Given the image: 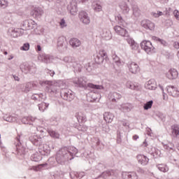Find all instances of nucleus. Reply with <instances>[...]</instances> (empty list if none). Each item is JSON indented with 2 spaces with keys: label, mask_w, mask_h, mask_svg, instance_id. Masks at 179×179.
Here are the masks:
<instances>
[{
  "label": "nucleus",
  "mask_w": 179,
  "mask_h": 179,
  "mask_svg": "<svg viewBox=\"0 0 179 179\" xmlns=\"http://www.w3.org/2000/svg\"><path fill=\"white\" fill-rule=\"evenodd\" d=\"M102 177L107 178V177H118V170H108L102 173Z\"/></svg>",
  "instance_id": "4be33fe9"
},
{
  "label": "nucleus",
  "mask_w": 179,
  "mask_h": 179,
  "mask_svg": "<svg viewBox=\"0 0 179 179\" xmlns=\"http://www.w3.org/2000/svg\"><path fill=\"white\" fill-rule=\"evenodd\" d=\"M165 24L166 26H167L168 27H170V26H172L173 25V21H171V20L169 19V20H166L165 21Z\"/></svg>",
  "instance_id": "680f3d73"
},
{
  "label": "nucleus",
  "mask_w": 179,
  "mask_h": 179,
  "mask_svg": "<svg viewBox=\"0 0 179 179\" xmlns=\"http://www.w3.org/2000/svg\"><path fill=\"white\" fill-rule=\"evenodd\" d=\"M31 100H34L35 101H40V94H34L31 96Z\"/></svg>",
  "instance_id": "5fc2aeb1"
},
{
  "label": "nucleus",
  "mask_w": 179,
  "mask_h": 179,
  "mask_svg": "<svg viewBox=\"0 0 179 179\" xmlns=\"http://www.w3.org/2000/svg\"><path fill=\"white\" fill-rule=\"evenodd\" d=\"M41 159H43V157L37 152L31 156V160H32V162H40Z\"/></svg>",
  "instance_id": "a18cd8bd"
},
{
  "label": "nucleus",
  "mask_w": 179,
  "mask_h": 179,
  "mask_svg": "<svg viewBox=\"0 0 179 179\" xmlns=\"http://www.w3.org/2000/svg\"><path fill=\"white\" fill-rule=\"evenodd\" d=\"M94 9L95 12H101V6L100 4L96 3V5L94 6Z\"/></svg>",
  "instance_id": "4d7b16f0"
},
{
  "label": "nucleus",
  "mask_w": 179,
  "mask_h": 179,
  "mask_svg": "<svg viewBox=\"0 0 179 179\" xmlns=\"http://www.w3.org/2000/svg\"><path fill=\"white\" fill-rule=\"evenodd\" d=\"M127 87L131 89V90H136V87L135 86V85L131 84L129 83L127 84Z\"/></svg>",
  "instance_id": "bf43d9fd"
},
{
  "label": "nucleus",
  "mask_w": 179,
  "mask_h": 179,
  "mask_svg": "<svg viewBox=\"0 0 179 179\" xmlns=\"http://www.w3.org/2000/svg\"><path fill=\"white\" fill-rule=\"evenodd\" d=\"M76 128H77L78 130L80 131L81 132H86V131H87V127L83 124L76 125Z\"/></svg>",
  "instance_id": "de8ad7c7"
},
{
  "label": "nucleus",
  "mask_w": 179,
  "mask_h": 179,
  "mask_svg": "<svg viewBox=\"0 0 179 179\" xmlns=\"http://www.w3.org/2000/svg\"><path fill=\"white\" fill-rule=\"evenodd\" d=\"M136 171L137 173H140V174H143L145 173V170H143L142 168L141 167H138L136 169Z\"/></svg>",
  "instance_id": "0e129e2a"
},
{
  "label": "nucleus",
  "mask_w": 179,
  "mask_h": 179,
  "mask_svg": "<svg viewBox=\"0 0 179 179\" xmlns=\"http://www.w3.org/2000/svg\"><path fill=\"white\" fill-rule=\"evenodd\" d=\"M136 159L138 160V163L141 164V166H146L149 163V158L144 155H138L136 156Z\"/></svg>",
  "instance_id": "a211bd4d"
},
{
  "label": "nucleus",
  "mask_w": 179,
  "mask_h": 179,
  "mask_svg": "<svg viewBox=\"0 0 179 179\" xmlns=\"http://www.w3.org/2000/svg\"><path fill=\"white\" fill-rule=\"evenodd\" d=\"M152 106H153V101L151 100L144 104L143 108L144 110H149V108H152Z\"/></svg>",
  "instance_id": "09e8293b"
},
{
  "label": "nucleus",
  "mask_w": 179,
  "mask_h": 179,
  "mask_svg": "<svg viewBox=\"0 0 179 179\" xmlns=\"http://www.w3.org/2000/svg\"><path fill=\"white\" fill-rule=\"evenodd\" d=\"M0 6L1 8H6L8 6V1L6 0H0Z\"/></svg>",
  "instance_id": "6e6d98bb"
},
{
  "label": "nucleus",
  "mask_w": 179,
  "mask_h": 179,
  "mask_svg": "<svg viewBox=\"0 0 179 179\" xmlns=\"http://www.w3.org/2000/svg\"><path fill=\"white\" fill-rule=\"evenodd\" d=\"M60 26L62 27H66V22H65V20L62 19L60 21Z\"/></svg>",
  "instance_id": "e2e57ef3"
},
{
  "label": "nucleus",
  "mask_w": 179,
  "mask_h": 179,
  "mask_svg": "<svg viewBox=\"0 0 179 179\" xmlns=\"http://www.w3.org/2000/svg\"><path fill=\"white\" fill-rule=\"evenodd\" d=\"M174 48H176L177 50H178L179 48V43L178 42H175L174 45H173Z\"/></svg>",
  "instance_id": "774afa93"
},
{
  "label": "nucleus",
  "mask_w": 179,
  "mask_h": 179,
  "mask_svg": "<svg viewBox=\"0 0 179 179\" xmlns=\"http://www.w3.org/2000/svg\"><path fill=\"white\" fill-rule=\"evenodd\" d=\"M43 13H44V11H43L41 8H36L31 12V16L36 17V19H38L43 16Z\"/></svg>",
  "instance_id": "393cba45"
},
{
  "label": "nucleus",
  "mask_w": 179,
  "mask_h": 179,
  "mask_svg": "<svg viewBox=\"0 0 179 179\" xmlns=\"http://www.w3.org/2000/svg\"><path fill=\"white\" fill-rule=\"evenodd\" d=\"M67 10L71 15H76L78 13V2L76 0H72L67 6Z\"/></svg>",
  "instance_id": "f8f14e48"
},
{
  "label": "nucleus",
  "mask_w": 179,
  "mask_h": 179,
  "mask_svg": "<svg viewBox=\"0 0 179 179\" xmlns=\"http://www.w3.org/2000/svg\"><path fill=\"white\" fill-rule=\"evenodd\" d=\"M114 30L117 34L119 36H121L122 37H124V38L127 40L128 44L131 47V50L134 51H136L138 48H139V44H138L135 41L129 37V33L127 30V29L122 28L120 27V25H116L114 27Z\"/></svg>",
  "instance_id": "f03ea898"
},
{
  "label": "nucleus",
  "mask_w": 179,
  "mask_h": 179,
  "mask_svg": "<svg viewBox=\"0 0 179 179\" xmlns=\"http://www.w3.org/2000/svg\"><path fill=\"white\" fill-rule=\"evenodd\" d=\"M158 117L160 118V120H162V121H163V122L166 121V117L163 115V113H159Z\"/></svg>",
  "instance_id": "69168bd1"
},
{
  "label": "nucleus",
  "mask_w": 179,
  "mask_h": 179,
  "mask_svg": "<svg viewBox=\"0 0 179 179\" xmlns=\"http://www.w3.org/2000/svg\"><path fill=\"white\" fill-rule=\"evenodd\" d=\"M158 16L160 17V16H166V17H169L171 13H173V9L170 7L166 8L165 10L162 12V11H157Z\"/></svg>",
  "instance_id": "7c9ffc66"
},
{
  "label": "nucleus",
  "mask_w": 179,
  "mask_h": 179,
  "mask_svg": "<svg viewBox=\"0 0 179 179\" xmlns=\"http://www.w3.org/2000/svg\"><path fill=\"white\" fill-rule=\"evenodd\" d=\"M150 153V155H152L154 159H157V157H160V156L162 155V151L156 148H154V152Z\"/></svg>",
  "instance_id": "a19ab883"
},
{
  "label": "nucleus",
  "mask_w": 179,
  "mask_h": 179,
  "mask_svg": "<svg viewBox=\"0 0 179 179\" xmlns=\"http://www.w3.org/2000/svg\"><path fill=\"white\" fill-rule=\"evenodd\" d=\"M29 20H27L25 21H24L22 24V28L21 29L23 31H24V30H28L27 27H29Z\"/></svg>",
  "instance_id": "864d4df0"
},
{
  "label": "nucleus",
  "mask_w": 179,
  "mask_h": 179,
  "mask_svg": "<svg viewBox=\"0 0 179 179\" xmlns=\"http://www.w3.org/2000/svg\"><path fill=\"white\" fill-rule=\"evenodd\" d=\"M122 177L124 179H138L136 172H122Z\"/></svg>",
  "instance_id": "b1692460"
},
{
  "label": "nucleus",
  "mask_w": 179,
  "mask_h": 179,
  "mask_svg": "<svg viewBox=\"0 0 179 179\" xmlns=\"http://www.w3.org/2000/svg\"><path fill=\"white\" fill-rule=\"evenodd\" d=\"M166 91L169 96H172V97H179V90L177 87L173 85H169L166 87Z\"/></svg>",
  "instance_id": "dca6fc26"
},
{
  "label": "nucleus",
  "mask_w": 179,
  "mask_h": 179,
  "mask_svg": "<svg viewBox=\"0 0 179 179\" xmlns=\"http://www.w3.org/2000/svg\"><path fill=\"white\" fill-rule=\"evenodd\" d=\"M20 50L22 51H29V50H30V44L29 43H24L20 48Z\"/></svg>",
  "instance_id": "3c124183"
},
{
  "label": "nucleus",
  "mask_w": 179,
  "mask_h": 179,
  "mask_svg": "<svg viewBox=\"0 0 179 179\" xmlns=\"http://www.w3.org/2000/svg\"><path fill=\"white\" fill-rule=\"evenodd\" d=\"M164 148L168 152H174L176 150V145L171 141H164L162 143Z\"/></svg>",
  "instance_id": "f3484780"
},
{
  "label": "nucleus",
  "mask_w": 179,
  "mask_h": 179,
  "mask_svg": "<svg viewBox=\"0 0 179 179\" xmlns=\"http://www.w3.org/2000/svg\"><path fill=\"white\" fill-rule=\"evenodd\" d=\"M31 123L34 124L36 127H38L40 125V119L37 117H32Z\"/></svg>",
  "instance_id": "603ef678"
},
{
  "label": "nucleus",
  "mask_w": 179,
  "mask_h": 179,
  "mask_svg": "<svg viewBox=\"0 0 179 179\" xmlns=\"http://www.w3.org/2000/svg\"><path fill=\"white\" fill-rule=\"evenodd\" d=\"M108 97L110 101H113V103H117V100H120V99L122 97V95H121L120 93L113 92L109 93Z\"/></svg>",
  "instance_id": "5701e85b"
},
{
  "label": "nucleus",
  "mask_w": 179,
  "mask_h": 179,
  "mask_svg": "<svg viewBox=\"0 0 179 179\" xmlns=\"http://www.w3.org/2000/svg\"><path fill=\"white\" fill-rule=\"evenodd\" d=\"M28 23L29 24H28L27 30H33V29H36L37 27V24L32 20H28Z\"/></svg>",
  "instance_id": "c03bdc74"
},
{
  "label": "nucleus",
  "mask_w": 179,
  "mask_h": 179,
  "mask_svg": "<svg viewBox=\"0 0 179 179\" xmlns=\"http://www.w3.org/2000/svg\"><path fill=\"white\" fill-rule=\"evenodd\" d=\"M3 120H4V121H7V122H15L17 119L16 117H13L10 115H6L3 117Z\"/></svg>",
  "instance_id": "ea45409f"
},
{
  "label": "nucleus",
  "mask_w": 179,
  "mask_h": 179,
  "mask_svg": "<svg viewBox=\"0 0 179 179\" xmlns=\"http://www.w3.org/2000/svg\"><path fill=\"white\" fill-rule=\"evenodd\" d=\"M166 78L170 80L177 79L178 78V71L176 69H171L166 73Z\"/></svg>",
  "instance_id": "412c9836"
},
{
  "label": "nucleus",
  "mask_w": 179,
  "mask_h": 179,
  "mask_svg": "<svg viewBox=\"0 0 179 179\" xmlns=\"http://www.w3.org/2000/svg\"><path fill=\"white\" fill-rule=\"evenodd\" d=\"M62 61L65 62L67 66L73 69L74 72H82V64L74 57L66 56Z\"/></svg>",
  "instance_id": "39448f33"
},
{
  "label": "nucleus",
  "mask_w": 179,
  "mask_h": 179,
  "mask_svg": "<svg viewBox=\"0 0 179 179\" xmlns=\"http://www.w3.org/2000/svg\"><path fill=\"white\" fill-rule=\"evenodd\" d=\"M76 117L78 122L83 123V122H86L87 121L86 115L83 114L82 112L76 113Z\"/></svg>",
  "instance_id": "c9c22d12"
},
{
  "label": "nucleus",
  "mask_w": 179,
  "mask_h": 179,
  "mask_svg": "<svg viewBox=\"0 0 179 179\" xmlns=\"http://www.w3.org/2000/svg\"><path fill=\"white\" fill-rule=\"evenodd\" d=\"M171 133L173 138L179 136V124H173L171 126Z\"/></svg>",
  "instance_id": "72a5a7b5"
},
{
  "label": "nucleus",
  "mask_w": 179,
  "mask_h": 179,
  "mask_svg": "<svg viewBox=\"0 0 179 179\" xmlns=\"http://www.w3.org/2000/svg\"><path fill=\"white\" fill-rule=\"evenodd\" d=\"M33 116H28V117H24L22 119V124H29V125H34V124L31 122Z\"/></svg>",
  "instance_id": "4c0bfd02"
},
{
  "label": "nucleus",
  "mask_w": 179,
  "mask_h": 179,
  "mask_svg": "<svg viewBox=\"0 0 179 179\" xmlns=\"http://www.w3.org/2000/svg\"><path fill=\"white\" fill-rule=\"evenodd\" d=\"M38 106L39 110H41V113H44V111H45V110H47L48 108L50 103H45V102H42V103H39Z\"/></svg>",
  "instance_id": "58836bf2"
},
{
  "label": "nucleus",
  "mask_w": 179,
  "mask_h": 179,
  "mask_svg": "<svg viewBox=\"0 0 179 179\" xmlns=\"http://www.w3.org/2000/svg\"><path fill=\"white\" fill-rule=\"evenodd\" d=\"M171 13H173V15H174V17H176V19L177 20H179V12H178V10H175L173 11V12Z\"/></svg>",
  "instance_id": "052dcab7"
},
{
  "label": "nucleus",
  "mask_w": 179,
  "mask_h": 179,
  "mask_svg": "<svg viewBox=\"0 0 179 179\" xmlns=\"http://www.w3.org/2000/svg\"><path fill=\"white\" fill-rule=\"evenodd\" d=\"M66 38L64 36H60L57 39V48L61 50V48H66Z\"/></svg>",
  "instance_id": "bb28decb"
},
{
  "label": "nucleus",
  "mask_w": 179,
  "mask_h": 179,
  "mask_svg": "<svg viewBox=\"0 0 179 179\" xmlns=\"http://www.w3.org/2000/svg\"><path fill=\"white\" fill-rule=\"evenodd\" d=\"M42 85H47L45 87V92H47L52 96H55L57 93L59 92L58 87L55 85H52V83L51 81H48V80L43 81Z\"/></svg>",
  "instance_id": "1a4fd4ad"
},
{
  "label": "nucleus",
  "mask_w": 179,
  "mask_h": 179,
  "mask_svg": "<svg viewBox=\"0 0 179 179\" xmlns=\"http://www.w3.org/2000/svg\"><path fill=\"white\" fill-rule=\"evenodd\" d=\"M73 159V157H71L69 148L66 147L62 148L57 152L56 162L58 163V164L64 166L67 163V162H69V160H72Z\"/></svg>",
  "instance_id": "20e7f679"
},
{
  "label": "nucleus",
  "mask_w": 179,
  "mask_h": 179,
  "mask_svg": "<svg viewBox=\"0 0 179 179\" xmlns=\"http://www.w3.org/2000/svg\"><path fill=\"white\" fill-rule=\"evenodd\" d=\"M24 33V31H23V29L20 28H15L10 30V36L14 38H16V37H20V36H23Z\"/></svg>",
  "instance_id": "aec40b11"
},
{
  "label": "nucleus",
  "mask_w": 179,
  "mask_h": 179,
  "mask_svg": "<svg viewBox=\"0 0 179 179\" xmlns=\"http://www.w3.org/2000/svg\"><path fill=\"white\" fill-rule=\"evenodd\" d=\"M103 120L106 121V122L110 124L113 122V120H114V115L110 112H106L103 114Z\"/></svg>",
  "instance_id": "473e14b6"
},
{
  "label": "nucleus",
  "mask_w": 179,
  "mask_h": 179,
  "mask_svg": "<svg viewBox=\"0 0 179 179\" xmlns=\"http://www.w3.org/2000/svg\"><path fill=\"white\" fill-rule=\"evenodd\" d=\"M94 59L96 64H98L99 65H100V64H103L104 61L105 62H107V61H108L107 52H106L105 50H100L98 54L94 55Z\"/></svg>",
  "instance_id": "9d476101"
},
{
  "label": "nucleus",
  "mask_w": 179,
  "mask_h": 179,
  "mask_svg": "<svg viewBox=\"0 0 179 179\" xmlns=\"http://www.w3.org/2000/svg\"><path fill=\"white\" fill-rule=\"evenodd\" d=\"M96 146L97 149H99V150H103V149H104V145H103V143L100 141L99 139H97L96 142Z\"/></svg>",
  "instance_id": "8fccbe9b"
},
{
  "label": "nucleus",
  "mask_w": 179,
  "mask_h": 179,
  "mask_svg": "<svg viewBox=\"0 0 179 179\" xmlns=\"http://www.w3.org/2000/svg\"><path fill=\"white\" fill-rule=\"evenodd\" d=\"M47 73H49L51 76H54L55 75V71L48 69Z\"/></svg>",
  "instance_id": "338daca9"
},
{
  "label": "nucleus",
  "mask_w": 179,
  "mask_h": 179,
  "mask_svg": "<svg viewBox=\"0 0 179 179\" xmlns=\"http://www.w3.org/2000/svg\"><path fill=\"white\" fill-rule=\"evenodd\" d=\"M20 69L24 73H34L37 69L36 68V64L27 62H24L20 65Z\"/></svg>",
  "instance_id": "6e6552de"
},
{
  "label": "nucleus",
  "mask_w": 179,
  "mask_h": 179,
  "mask_svg": "<svg viewBox=\"0 0 179 179\" xmlns=\"http://www.w3.org/2000/svg\"><path fill=\"white\" fill-rule=\"evenodd\" d=\"M142 27L146 30H150L151 31L155 30V23L149 20H143L141 22Z\"/></svg>",
  "instance_id": "2eb2a0df"
},
{
  "label": "nucleus",
  "mask_w": 179,
  "mask_h": 179,
  "mask_svg": "<svg viewBox=\"0 0 179 179\" xmlns=\"http://www.w3.org/2000/svg\"><path fill=\"white\" fill-rule=\"evenodd\" d=\"M152 38L155 41H158V43H160V44H162V45H163L164 47H167L169 45V43H167V41H164V39L157 38L156 36H153Z\"/></svg>",
  "instance_id": "79ce46f5"
},
{
  "label": "nucleus",
  "mask_w": 179,
  "mask_h": 179,
  "mask_svg": "<svg viewBox=\"0 0 179 179\" xmlns=\"http://www.w3.org/2000/svg\"><path fill=\"white\" fill-rule=\"evenodd\" d=\"M145 89H148V90H155L157 87V85H156V81H155L154 79H151L148 80L145 85Z\"/></svg>",
  "instance_id": "a878e982"
},
{
  "label": "nucleus",
  "mask_w": 179,
  "mask_h": 179,
  "mask_svg": "<svg viewBox=\"0 0 179 179\" xmlns=\"http://www.w3.org/2000/svg\"><path fill=\"white\" fill-rule=\"evenodd\" d=\"M69 152L70 154V157L73 158V156H76V155H78V150L75 147H71L69 149Z\"/></svg>",
  "instance_id": "49530a36"
},
{
  "label": "nucleus",
  "mask_w": 179,
  "mask_h": 179,
  "mask_svg": "<svg viewBox=\"0 0 179 179\" xmlns=\"http://www.w3.org/2000/svg\"><path fill=\"white\" fill-rule=\"evenodd\" d=\"M119 6L124 15H128V13H129L130 9L129 6H128V4H127V2L123 1L120 3Z\"/></svg>",
  "instance_id": "cd10ccee"
},
{
  "label": "nucleus",
  "mask_w": 179,
  "mask_h": 179,
  "mask_svg": "<svg viewBox=\"0 0 179 179\" xmlns=\"http://www.w3.org/2000/svg\"><path fill=\"white\" fill-rule=\"evenodd\" d=\"M115 20L118 23V24L120 25V27H122V29H125V26H127V22H125V20L122 18V16H121V14H118L115 17Z\"/></svg>",
  "instance_id": "c85d7f7f"
},
{
  "label": "nucleus",
  "mask_w": 179,
  "mask_h": 179,
  "mask_svg": "<svg viewBox=\"0 0 179 179\" xmlns=\"http://www.w3.org/2000/svg\"><path fill=\"white\" fill-rule=\"evenodd\" d=\"M69 44L71 45L72 48H78V47H80L82 42L76 38H73L70 39Z\"/></svg>",
  "instance_id": "2f4dec72"
},
{
  "label": "nucleus",
  "mask_w": 179,
  "mask_h": 179,
  "mask_svg": "<svg viewBox=\"0 0 179 179\" xmlns=\"http://www.w3.org/2000/svg\"><path fill=\"white\" fill-rule=\"evenodd\" d=\"M132 9L134 16H135V17H139V16H141V10H139L138 6H134Z\"/></svg>",
  "instance_id": "37998d69"
},
{
  "label": "nucleus",
  "mask_w": 179,
  "mask_h": 179,
  "mask_svg": "<svg viewBox=\"0 0 179 179\" xmlns=\"http://www.w3.org/2000/svg\"><path fill=\"white\" fill-rule=\"evenodd\" d=\"M78 17L80 22L84 24H90V17H89V14L85 10H82L79 13Z\"/></svg>",
  "instance_id": "ddd939ff"
},
{
  "label": "nucleus",
  "mask_w": 179,
  "mask_h": 179,
  "mask_svg": "<svg viewBox=\"0 0 179 179\" xmlns=\"http://www.w3.org/2000/svg\"><path fill=\"white\" fill-rule=\"evenodd\" d=\"M128 68H129V72H131V73H134V74L138 73V72H139V71H141L138 64H136L134 62H131V63H129L128 64Z\"/></svg>",
  "instance_id": "6ab92c4d"
},
{
  "label": "nucleus",
  "mask_w": 179,
  "mask_h": 179,
  "mask_svg": "<svg viewBox=\"0 0 179 179\" xmlns=\"http://www.w3.org/2000/svg\"><path fill=\"white\" fill-rule=\"evenodd\" d=\"M157 168L162 173H167V171H169V166L164 164H157Z\"/></svg>",
  "instance_id": "e433bc0d"
},
{
  "label": "nucleus",
  "mask_w": 179,
  "mask_h": 179,
  "mask_svg": "<svg viewBox=\"0 0 179 179\" xmlns=\"http://www.w3.org/2000/svg\"><path fill=\"white\" fill-rule=\"evenodd\" d=\"M141 47L147 54H149V52H156V49L150 41H143L141 43Z\"/></svg>",
  "instance_id": "9b49d317"
},
{
  "label": "nucleus",
  "mask_w": 179,
  "mask_h": 179,
  "mask_svg": "<svg viewBox=\"0 0 179 179\" xmlns=\"http://www.w3.org/2000/svg\"><path fill=\"white\" fill-rule=\"evenodd\" d=\"M113 59L115 64H117V65L118 64H121V62H120V57H118V56L116 55L113 56Z\"/></svg>",
  "instance_id": "13d9d810"
},
{
  "label": "nucleus",
  "mask_w": 179,
  "mask_h": 179,
  "mask_svg": "<svg viewBox=\"0 0 179 179\" xmlns=\"http://www.w3.org/2000/svg\"><path fill=\"white\" fill-rule=\"evenodd\" d=\"M36 131L38 132H40L41 136L42 137H38L37 135H34L31 136L29 137V141L34 145L35 146H41L42 145H44L45 142L44 141L45 140V134H47V131L48 132L51 138H55V139H58L59 138V134L57 133L55 131L52 129H48L46 130L45 128L38 126L36 127Z\"/></svg>",
  "instance_id": "f257e3e1"
},
{
  "label": "nucleus",
  "mask_w": 179,
  "mask_h": 179,
  "mask_svg": "<svg viewBox=\"0 0 179 179\" xmlns=\"http://www.w3.org/2000/svg\"><path fill=\"white\" fill-rule=\"evenodd\" d=\"M34 87H36V84L32 83H27L25 84L24 87L22 89V92H24V93H29V92L34 90Z\"/></svg>",
  "instance_id": "c756f323"
},
{
  "label": "nucleus",
  "mask_w": 179,
  "mask_h": 179,
  "mask_svg": "<svg viewBox=\"0 0 179 179\" xmlns=\"http://www.w3.org/2000/svg\"><path fill=\"white\" fill-rule=\"evenodd\" d=\"M59 87H61L62 89L60 91V96L63 100H65L66 101H72V100L75 99V93L72 90L65 88L66 87V83L60 81Z\"/></svg>",
  "instance_id": "423d86ee"
},
{
  "label": "nucleus",
  "mask_w": 179,
  "mask_h": 179,
  "mask_svg": "<svg viewBox=\"0 0 179 179\" xmlns=\"http://www.w3.org/2000/svg\"><path fill=\"white\" fill-rule=\"evenodd\" d=\"M38 59L44 64H51L54 61V57L50 55L42 54L38 55Z\"/></svg>",
  "instance_id": "4468645a"
},
{
  "label": "nucleus",
  "mask_w": 179,
  "mask_h": 179,
  "mask_svg": "<svg viewBox=\"0 0 179 179\" xmlns=\"http://www.w3.org/2000/svg\"><path fill=\"white\" fill-rule=\"evenodd\" d=\"M16 141L17 142L14 143V150H15V152L13 153L17 155V157L20 159H24L27 153L26 148L20 142V136L16 137Z\"/></svg>",
  "instance_id": "0eeeda50"
},
{
  "label": "nucleus",
  "mask_w": 179,
  "mask_h": 179,
  "mask_svg": "<svg viewBox=\"0 0 179 179\" xmlns=\"http://www.w3.org/2000/svg\"><path fill=\"white\" fill-rule=\"evenodd\" d=\"M73 82L76 86L85 89V90H87V87H90V89H96V90H104V86L101 85H94L93 83H88L86 85V83H87V78L85 76L75 78Z\"/></svg>",
  "instance_id": "7ed1b4c3"
},
{
  "label": "nucleus",
  "mask_w": 179,
  "mask_h": 179,
  "mask_svg": "<svg viewBox=\"0 0 179 179\" xmlns=\"http://www.w3.org/2000/svg\"><path fill=\"white\" fill-rule=\"evenodd\" d=\"M132 108L133 106L131 103H124L120 106V110L123 111V113H129Z\"/></svg>",
  "instance_id": "f704fd0d"
}]
</instances>
